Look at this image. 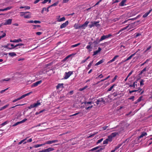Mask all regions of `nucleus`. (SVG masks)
Returning <instances> with one entry per match:
<instances>
[{
    "instance_id": "f257e3e1",
    "label": "nucleus",
    "mask_w": 152,
    "mask_h": 152,
    "mask_svg": "<svg viewBox=\"0 0 152 152\" xmlns=\"http://www.w3.org/2000/svg\"><path fill=\"white\" fill-rule=\"evenodd\" d=\"M27 13H29L28 12H20V15L21 17L23 16L25 18H29L31 17L30 14L26 15Z\"/></svg>"
},
{
    "instance_id": "f03ea898",
    "label": "nucleus",
    "mask_w": 152,
    "mask_h": 152,
    "mask_svg": "<svg viewBox=\"0 0 152 152\" xmlns=\"http://www.w3.org/2000/svg\"><path fill=\"white\" fill-rule=\"evenodd\" d=\"M99 23V21H91V24H90L88 26L90 28H91L95 26L96 27L99 26H100V24H98Z\"/></svg>"
},
{
    "instance_id": "7ed1b4c3",
    "label": "nucleus",
    "mask_w": 152,
    "mask_h": 152,
    "mask_svg": "<svg viewBox=\"0 0 152 152\" xmlns=\"http://www.w3.org/2000/svg\"><path fill=\"white\" fill-rule=\"evenodd\" d=\"M112 35L111 34H109L108 35H103L101 37V38L99 40V42L103 40H104L110 37H111Z\"/></svg>"
},
{
    "instance_id": "20e7f679",
    "label": "nucleus",
    "mask_w": 152,
    "mask_h": 152,
    "mask_svg": "<svg viewBox=\"0 0 152 152\" xmlns=\"http://www.w3.org/2000/svg\"><path fill=\"white\" fill-rule=\"evenodd\" d=\"M72 74L73 72L72 71H69L68 72H66L64 78L65 79H68Z\"/></svg>"
},
{
    "instance_id": "39448f33",
    "label": "nucleus",
    "mask_w": 152,
    "mask_h": 152,
    "mask_svg": "<svg viewBox=\"0 0 152 152\" xmlns=\"http://www.w3.org/2000/svg\"><path fill=\"white\" fill-rule=\"evenodd\" d=\"M10 45L12 46L11 48H10V50L12 49L15 48L18 46L20 45H24V44L23 43H18L15 45H14L13 44H11Z\"/></svg>"
},
{
    "instance_id": "423d86ee",
    "label": "nucleus",
    "mask_w": 152,
    "mask_h": 152,
    "mask_svg": "<svg viewBox=\"0 0 152 152\" xmlns=\"http://www.w3.org/2000/svg\"><path fill=\"white\" fill-rule=\"evenodd\" d=\"M58 142V140H54L52 141H46L45 143V145L46 144H51L52 143L57 142Z\"/></svg>"
},
{
    "instance_id": "0eeeda50",
    "label": "nucleus",
    "mask_w": 152,
    "mask_h": 152,
    "mask_svg": "<svg viewBox=\"0 0 152 152\" xmlns=\"http://www.w3.org/2000/svg\"><path fill=\"white\" fill-rule=\"evenodd\" d=\"M42 82V80H39L33 83L31 86V87H34L37 86L38 85L40 84Z\"/></svg>"
},
{
    "instance_id": "6e6552de",
    "label": "nucleus",
    "mask_w": 152,
    "mask_h": 152,
    "mask_svg": "<svg viewBox=\"0 0 152 152\" xmlns=\"http://www.w3.org/2000/svg\"><path fill=\"white\" fill-rule=\"evenodd\" d=\"M89 23V21H86L84 24L80 26V28H81L82 29H85L86 27L87 26L88 24Z\"/></svg>"
},
{
    "instance_id": "1a4fd4ad",
    "label": "nucleus",
    "mask_w": 152,
    "mask_h": 152,
    "mask_svg": "<svg viewBox=\"0 0 152 152\" xmlns=\"http://www.w3.org/2000/svg\"><path fill=\"white\" fill-rule=\"evenodd\" d=\"M89 23V21H86L84 24L80 26V28H81L82 29H85L86 27L87 26L88 24Z\"/></svg>"
},
{
    "instance_id": "9d476101",
    "label": "nucleus",
    "mask_w": 152,
    "mask_h": 152,
    "mask_svg": "<svg viewBox=\"0 0 152 152\" xmlns=\"http://www.w3.org/2000/svg\"><path fill=\"white\" fill-rule=\"evenodd\" d=\"M69 22L68 21H66L64 23L62 24L60 26V28L61 29L65 28L68 24Z\"/></svg>"
},
{
    "instance_id": "9b49d317",
    "label": "nucleus",
    "mask_w": 152,
    "mask_h": 152,
    "mask_svg": "<svg viewBox=\"0 0 152 152\" xmlns=\"http://www.w3.org/2000/svg\"><path fill=\"white\" fill-rule=\"evenodd\" d=\"M135 26V23H132L129 24L128 26H127L124 28H126V29L128 27H129V29H131L134 28Z\"/></svg>"
},
{
    "instance_id": "f8f14e48",
    "label": "nucleus",
    "mask_w": 152,
    "mask_h": 152,
    "mask_svg": "<svg viewBox=\"0 0 152 152\" xmlns=\"http://www.w3.org/2000/svg\"><path fill=\"white\" fill-rule=\"evenodd\" d=\"M12 19H9L6 20L5 22L4 23V25H10L12 23Z\"/></svg>"
},
{
    "instance_id": "ddd939ff",
    "label": "nucleus",
    "mask_w": 152,
    "mask_h": 152,
    "mask_svg": "<svg viewBox=\"0 0 152 152\" xmlns=\"http://www.w3.org/2000/svg\"><path fill=\"white\" fill-rule=\"evenodd\" d=\"M44 152H49L54 150V149L52 148H49L47 149H44Z\"/></svg>"
},
{
    "instance_id": "4468645a",
    "label": "nucleus",
    "mask_w": 152,
    "mask_h": 152,
    "mask_svg": "<svg viewBox=\"0 0 152 152\" xmlns=\"http://www.w3.org/2000/svg\"><path fill=\"white\" fill-rule=\"evenodd\" d=\"M63 83H59L58 84V85L56 86V89H58L60 88H63Z\"/></svg>"
},
{
    "instance_id": "2eb2a0df",
    "label": "nucleus",
    "mask_w": 152,
    "mask_h": 152,
    "mask_svg": "<svg viewBox=\"0 0 152 152\" xmlns=\"http://www.w3.org/2000/svg\"><path fill=\"white\" fill-rule=\"evenodd\" d=\"M58 18L57 20V21L59 22H61L62 21H64L65 20V17H63L61 18H59L60 17V16H58Z\"/></svg>"
},
{
    "instance_id": "dca6fc26",
    "label": "nucleus",
    "mask_w": 152,
    "mask_h": 152,
    "mask_svg": "<svg viewBox=\"0 0 152 152\" xmlns=\"http://www.w3.org/2000/svg\"><path fill=\"white\" fill-rule=\"evenodd\" d=\"M101 50V49L100 47H99L98 48V50L94 52L93 56H94L96 55Z\"/></svg>"
},
{
    "instance_id": "f3484780",
    "label": "nucleus",
    "mask_w": 152,
    "mask_h": 152,
    "mask_svg": "<svg viewBox=\"0 0 152 152\" xmlns=\"http://www.w3.org/2000/svg\"><path fill=\"white\" fill-rule=\"evenodd\" d=\"M32 93V92H29V93H27L26 94H24V95H22L20 97V99H21L24 98L26 96L29 95L31 94Z\"/></svg>"
},
{
    "instance_id": "a211bd4d",
    "label": "nucleus",
    "mask_w": 152,
    "mask_h": 152,
    "mask_svg": "<svg viewBox=\"0 0 152 152\" xmlns=\"http://www.w3.org/2000/svg\"><path fill=\"white\" fill-rule=\"evenodd\" d=\"M152 11V9L151 10H149L148 12H147L145 14H144V15H143V17L145 18L146 17H147V16Z\"/></svg>"
},
{
    "instance_id": "6ab92c4d",
    "label": "nucleus",
    "mask_w": 152,
    "mask_h": 152,
    "mask_svg": "<svg viewBox=\"0 0 152 152\" xmlns=\"http://www.w3.org/2000/svg\"><path fill=\"white\" fill-rule=\"evenodd\" d=\"M151 48V46L150 45L149 47L148 48L146 49L144 51V53H148V51Z\"/></svg>"
},
{
    "instance_id": "aec40b11",
    "label": "nucleus",
    "mask_w": 152,
    "mask_h": 152,
    "mask_svg": "<svg viewBox=\"0 0 152 152\" xmlns=\"http://www.w3.org/2000/svg\"><path fill=\"white\" fill-rule=\"evenodd\" d=\"M9 55L11 57L15 56H16V54L14 52H11L8 53Z\"/></svg>"
},
{
    "instance_id": "412c9836",
    "label": "nucleus",
    "mask_w": 152,
    "mask_h": 152,
    "mask_svg": "<svg viewBox=\"0 0 152 152\" xmlns=\"http://www.w3.org/2000/svg\"><path fill=\"white\" fill-rule=\"evenodd\" d=\"M126 0H123L119 4V5L121 6H123L124 5V3L126 2Z\"/></svg>"
},
{
    "instance_id": "4be33fe9",
    "label": "nucleus",
    "mask_w": 152,
    "mask_h": 152,
    "mask_svg": "<svg viewBox=\"0 0 152 152\" xmlns=\"http://www.w3.org/2000/svg\"><path fill=\"white\" fill-rule=\"evenodd\" d=\"M147 135V134L145 132H142L141 135L139 137V138H140L142 137H143L144 136H145Z\"/></svg>"
},
{
    "instance_id": "5701e85b",
    "label": "nucleus",
    "mask_w": 152,
    "mask_h": 152,
    "mask_svg": "<svg viewBox=\"0 0 152 152\" xmlns=\"http://www.w3.org/2000/svg\"><path fill=\"white\" fill-rule=\"evenodd\" d=\"M137 82L135 81L133 83V85H129V86L131 87H133V88H135V86H137Z\"/></svg>"
},
{
    "instance_id": "b1692460",
    "label": "nucleus",
    "mask_w": 152,
    "mask_h": 152,
    "mask_svg": "<svg viewBox=\"0 0 152 152\" xmlns=\"http://www.w3.org/2000/svg\"><path fill=\"white\" fill-rule=\"evenodd\" d=\"M73 55L72 54H71L67 56H66L65 58H64L63 59V61H65L66 60H67L68 58L72 56Z\"/></svg>"
},
{
    "instance_id": "393cba45",
    "label": "nucleus",
    "mask_w": 152,
    "mask_h": 152,
    "mask_svg": "<svg viewBox=\"0 0 152 152\" xmlns=\"http://www.w3.org/2000/svg\"><path fill=\"white\" fill-rule=\"evenodd\" d=\"M44 145H45V144H44V143L42 144H37V145H34V147L35 148H38L39 147L42 146Z\"/></svg>"
},
{
    "instance_id": "a878e982",
    "label": "nucleus",
    "mask_w": 152,
    "mask_h": 152,
    "mask_svg": "<svg viewBox=\"0 0 152 152\" xmlns=\"http://www.w3.org/2000/svg\"><path fill=\"white\" fill-rule=\"evenodd\" d=\"M34 107H37L38 106L41 105V103L39 102V101H37V103H35L34 104Z\"/></svg>"
},
{
    "instance_id": "bb28decb",
    "label": "nucleus",
    "mask_w": 152,
    "mask_h": 152,
    "mask_svg": "<svg viewBox=\"0 0 152 152\" xmlns=\"http://www.w3.org/2000/svg\"><path fill=\"white\" fill-rule=\"evenodd\" d=\"M103 62V61L102 60H101L99 61H98V62L96 63L95 64V66H97L98 65L101 64H102Z\"/></svg>"
},
{
    "instance_id": "cd10ccee",
    "label": "nucleus",
    "mask_w": 152,
    "mask_h": 152,
    "mask_svg": "<svg viewBox=\"0 0 152 152\" xmlns=\"http://www.w3.org/2000/svg\"><path fill=\"white\" fill-rule=\"evenodd\" d=\"M74 27L75 28V29H78L80 28V26H79L77 24L75 23L74 25Z\"/></svg>"
},
{
    "instance_id": "c85d7f7f",
    "label": "nucleus",
    "mask_w": 152,
    "mask_h": 152,
    "mask_svg": "<svg viewBox=\"0 0 152 152\" xmlns=\"http://www.w3.org/2000/svg\"><path fill=\"white\" fill-rule=\"evenodd\" d=\"M10 45V44H7V45H5L4 46H2V47H4V48H7L9 49V48H10L9 47V46Z\"/></svg>"
},
{
    "instance_id": "c756f323",
    "label": "nucleus",
    "mask_w": 152,
    "mask_h": 152,
    "mask_svg": "<svg viewBox=\"0 0 152 152\" xmlns=\"http://www.w3.org/2000/svg\"><path fill=\"white\" fill-rule=\"evenodd\" d=\"M117 134V133L115 132L112 133L110 135L112 137H115Z\"/></svg>"
},
{
    "instance_id": "7c9ffc66",
    "label": "nucleus",
    "mask_w": 152,
    "mask_h": 152,
    "mask_svg": "<svg viewBox=\"0 0 152 152\" xmlns=\"http://www.w3.org/2000/svg\"><path fill=\"white\" fill-rule=\"evenodd\" d=\"M90 58V56H88V57L87 58L85 59V60H83L82 61H81V64H83L85 62H86V61L87 60H88L89 58Z\"/></svg>"
},
{
    "instance_id": "2f4dec72",
    "label": "nucleus",
    "mask_w": 152,
    "mask_h": 152,
    "mask_svg": "<svg viewBox=\"0 0 152 152\" xmlns=\"http://www.w3.org/2000/svg\"><path fill=\"white\" fill-rule=\"evenodd\" d=\"M136 19V18H130V19H128V20H125L124 22L123 23H126L127 21L128 20H135Z\"/></svg>"
},
{
    "instance_id": "473e14b6",
    "label": "nucleus",
    "mask_w": 152,
    "mask_h": 152,
    "mask_svg": "<svg viewBox=\"0 0 152 152\" xmlns=\"http://www.w3.org/2000/svg\"><path fill=\"white\" fill-rule=\"evenodd\" d=\"M113 138V137H112L110 135L108 136V138L107 139L108 140V141L109 142H111L112 141Z\"/></svg>"
},
{
    "instance_id": "72a5a7b5",
    "label": "nucleus",
    "mask_w": 152,
    "mask_h": 152,
    "mask_svg": "<svg viewBox=\"0 0 152 152\" xmlns=\"http://www.w3.org/2000/svg\"><path fill=\"white\" fill-rule=\"evenodd\" d=\"M32 139L31 138H30L29 140H27V141H25L23 143V144H25L27 142H31L32 141Z\"/></svg>"
},
{
    "instance_id": "f704fd0d",
    "label": "nucleus",
    "mask_w": 152,
    "mask_h": 152,
    "mask_svg": "<svg viewBox=\"0 0 152 152\" xmlns=\"http://www.w3.org/2000/svg\"><path fill=\"white\" fill-rule=\"evenodd\" d=\"M93 61H91L88 65V66L87 67L88 69H89L91 67L92 65L93 64Z\"/></svg>"
},
{
    "instance_id": "c9c22d12",
    "label": "nucleus",
    "mask_w": 152,
    "mask_h": 152,
    "mask_svg": "<svg viewBox=\"0 0 152 152\" xmlns=\"http://www.w3.org/2000/svg\"><path fill=\"white\" fill-rule=\"evenodd\" d=\"M58 4V2L57 1L55 3H54V4H53L52 5H51L50 6V7H53V6H57Z\"/></svg>"
},
{
    "instance_id": "e433bc0d",
    "label": "nucleus",
    "mask_w": 152,
    "mask_h": 152,
    "mask_svg": "<svg viewBox=\"0 0 152 152\" xmlns=\"http://www.w3.org/2000/svg\"><path fill=\"white\" fill-rule=\"evenodd\" d=\"M126 29V28H123L122 29L120 30L117 33H115V35H117L118 34H119V33L121 32V31H123L124 30H125V29Z\"/></svg>"
},
{
    "instance_id": "4c0bfd02",
    "label": "nucleus",
    "mask_w": 152,
    "mask_h": 152,
    "mask_svg": "<svg viewBox=\"0 0 152 152\" xmlns=\"http://www.w3.org/2000/svg\"><path fill=\"white\" fill-rule=\"evenodd\" d=\"M80 43H79L77 44L72 45L71 47L72 48H74L75 47H76L78 46V45H80Z\"/></svg>"
},
{
    "instance_id": "58836bf2",
    "label": "nucleus",
    "mask_w": 152,
    "mask_h": 152,
    "mask_svg": "<svg viewBox=\"0 0 152 152\" xmlns=\"http://www.w3.org/2000/svg\"><path fill=\"white\" fill-rule=\"evenodd\" d=\"M146 71V68L145 67L144 68L142 71H141L139 73V75H141L143 72Z\"/></svg>"
},
{
    "instance_id": "ea45409f",
    "label": "nucleus",
    "mask_w": 152,
    "mask_h": 152,
    "mask_svg": "<svg viewBox=\"0 0 152 152\" xmlns=\"http://www.w3.org/2000/svg\"><path fill=\"white\" fill-rule=\"evenodd\" d=\"M102 101L103 102L104 101L103 99H102L101 100H100L99 99H97L96 102V104L98 105L99 104V102Z\"/></svg>"
},
{
    "instance_id": "a19ab883",
    "label": "nucleus",
    "mask_w": 152,
    "mask_h": 152,
    "mask_svg": "<svg viewBox=\"0 0 152 152\" xmlns=\"http://www.w3.org/2000/svg\"><path fill=\"white\" fill-rule=\"evenodd\" d=\"M22 40L20 39L14 40V42H22Z\"/></svg>"
},
{
    "instance_id": "79ce46f5",
    "label": "nucleus",
    "mask_w": 152,
    "mask_h": 152,
    "mask_svg": "<svg viewBox=\"0 0 152 152\" xmlns=\"http://www.w3.org/2000/svg\"><path fill=\"white\" fill-rule=\"evenodd\" d=\"M35 107L34 104H31L28 107V108L29 109Z\"/></svg>"
},
{
    "instance_id": "37998d69",
    "label": "nucleus",
    "mask_w": 152,
    "mask_h": 152,
    "mask_svg": "<svg viewBox=\"0 0 152 152\" xmlns=\"http://www.w3.org/2000/svg\"><path fill=\"white\" fill-rule=\"evenodd\" d=\"M117 77H118V76L117 75H115V76L114 77V78L112 80L111 83H112L114 82L115 81V80H116Z\"/></svg>"
},
{
    "instance_id": "c03bdc74",
    "label": "nucleus",
    "mask_w": 152,
    "mask_h": 152,
    "mask_svg": "<svg viewBox=\"0 0 152 152\" xmlns=\"http://www.w3.org/2000/svg\"><path fill=\"white\" fill-rule=\"evenodd\" d=\"M24 45H20L19 46H18L16 48H15V49H18V48H24Z\"/></svg>"
},
{
    "instance_id": "a18cd8bd",
    "label": "nucleus",
    "mask_w": 152,
    "mask_h": 152,
    "mask_svg": "<svg viewBox=\"0 0 152 152\" xmlns=\"http://www.w3.org/2000/svg\"><path fill=\"white\" fill-rule=\"evenodd\" d=\"M137 91H138L139 92H140V91H139V90H134L132 91H129V93L130 94H131L134 92H137Z\"/></svg>"
},
{
    "instance_id": "49530a36",
    "label": "nucleus",
    "mask_w": 152,
    "mask_h": 152,
    "mask_svg": "<svg viewBox=\"0 0 152 152\" xmlns=\"http://www.w3.org/2000/svg\"><path fill=\"white\" fill-rule=\"evenodd\" d=\"M26 139L27 138H26L24 139H23V140H21L20 142H19V143H18V144L20 145V144H21V143H22L23 142V143L24 142H25V141L26 140Z\"/></svg>"
},
{
    "instance_id": "de8ad7c7",
    "label": "nucleus",
    "mask_w": 152,
    "mask_h": 152,
    "mask_svg": "<svg viewBox=\"0 0 152 152\" xmlns=\"http://www.w3.org/2000/svg\"><path fill=\"white\" fill-rule=\"evenodd\" d=\"M108 142H109V141H108V140L106 139L105 140H104L103 141V144H107L108 143Z\"/></svg>"
},
{
    "instance_id": "09e8293b",
    "label": "nucleus",
    "mask_w": 152,
    "mask_h": 152,
    "mask_svg": "<svg viewBox=\"0 0 152 152\" xmlns=\"http://www.w3.org/2000/svg\"><path fill=\"white\" fill-rule=\"evenodd\" d=\"M44 111H45V110H42L41 111H40L39 112H37L35 113V115H38L40 113H42Z\"/></svg>"
},
{
    "instance_id": "8fccbe9b",
    "label": "nucleus",
    "mask_w": 152,
    "mask_h": 152,
    "mask_svg": "<svg viewBox=\"0 0 152 152\" xmlns=\"http://www.w3.org/2000/svg\"><path fill=\"white\" fill-rule=\"evenodd\" d=\"M21 124V122L20 121H19V122H17L15 124H14L13 125V126H17V125H18V124Z\"/></svg>"
},
{
    "instance_id": "3c124183",
    "label": "nucleus",
    "mask_w": 152,
    "mask_h": 152,
    "mask_svg": "<svg viewBox=\"0 0 152 152\" xmlns=\"http://www.w3.org/2000/svg\"><path fill=\"white\" fill-rule=\"evenodd\" d=\"M12 8V7H7L6 8H4V10L5 11H6V10H10V9H11Z\"/></svg>"
},
{
    "instance_id": "603ef678",
    "label": "nucleus",
    "mask_w": 152,
    "mask_h": 152,
    "mask_svg": "<svg viewBox=\"0 0 152 152\" xmlns=\"http://www.w3.org/2000/svg\"><path fill=\"white\" fill-rule=\"evenodd\" d=\"M97 132H96V133L93 134H92L91 135L89 136L88 137V138H90L92 137H93L95 135V134H97Z\"/></svg>"
},
{
    "instance_id": "864d4df0",
    "label": "nucleus",
    "mask_w": 152,
    "mask_h": 152,
    "mask_svg": "<svg viewBox=\"0 0 152 152\" xmlns=\"http://www.w3.org/2000/svg\"><path fill=\"white\" fill-rule=\"evenodd\" d=\"M9 106V104H7L4 106L3 107H2V109L3 110H4L5 109H6V108H7V107H8V106Z\"/></svg>"
},
{
    "instance_id": "5fc2aeb1",
    "label": "nucleus",
    "mask_w": 152,
    "mask_h": 152,
    "mask_svg": "<svg viewBox=\"0 0 152 152\" xmlns=\"http://www.w3.org/2000/svg\"><path fill=\"white\" fill-rule=\"evenodd\" d=\"M103 140V138L99 140H98L96 143L97 144H98L100 143Z\"/></svg>"
},
{
    "instance_id": "6e6d98bb",
    "label": "nucleus",
    "mask_w": 152,
    "mask_h": 152,
    "mask_svg": "<svg viewBox=\"0 0 152 152\" xmlns=\"http://www.w3.org/2000/svg\"><path fill=\"white\" fill-rule=\"evenodd\" d=\"M33 26L34 27V29H35L36 27H40V25H33Z\"/></svg>"
},
{
    "instance_id": "4d7b16f0",
    "label": "nucleus",
    "mask_w": 152,
    "mask_h": 152,
    "mask_svg": "<svg viewBox=\"0 0 152 152\" xmlns=\"http://www.w3.org/2000/svg\"><path fill=\"white\" fill-rule=\"evenodd\" d=\"M110 77V76H109L108 77H106L105 78L102 79L101 80V82H103L104 81V80L107 79Z\"/></svg>"
},
{
    "instance_id": "13d9d810",
    "label": "nucleus",
    "mask_w": 152,
    "mask_h": 152,
    "mask_svg": "<svg viewBox=\"0 0 152 152\" xmlns=\"http://www.w3.org/2000/svg\"><path fill=\"white\" fill-rule=\"evenodd\" d=\"M24 8H25V10H29L30 9V7L29 6H24Z\"/></svg>"
},
{
    "instance_id": "bf43d9fd",
    "label": "nucleus",
    "mask_w": 152,
    "mask_h": 152,
    "mask_svg": "<svg viewBox=\"0 0 152 152\" xmlns=\"http://www.w3.org/2000/svg\"><path fill=\"white\" fill-rule=\"evenodd\" d=\"M132 56L131 55L125 61H127L130 59L132 58Z\"/></svg>"
},
{
    "instance_id": "052dcab7",
    "label": "nucleus",
    "mask_w": 152,
    "mask_h": 152,
    "mask_svg": "<svg viewBox=\"0 0 152 152\" xmlns=\"http://www.w3.org/2000/svg\"><path fill=\"white\" fill-rule=\"evenodd\" d=\"M41 23V22L39 20H34V23Z\"/></svg>"
},
{
    "instance_id": "680f3d73",
    "label": "nucleus",
    "mask_w": 152,
    "mask_h": 152,
    "mask_svg": "<svg viewBox=\"0 0 152 152\" xmlns=\"http://www.w3.org/2000/svg\"><path fill=\"white\" fill-rule=\"evenodd\" d=\"M20 98L19 97V98H18L17 99H15L14 100H13L12 102H15L17 101L20 100Z\"/></svg>"
},
{
    "instance_id": "e2e57ef3",
    "label": "nucleus",
    "mask_w": 152,
    "mask_h": 152,
    "mask_svg": "<svg viewBox=\"0 0 152 152\" xmlns=\"http://www.w3.org/2000/svg\"><path fill=\"white\" fill-rule=\"evenodd\" d=\"M99 147L97 146V147H96L95 148H94L92 149L91 150V151H94V150H97V149H98L99 148Z\"/></svg>"
},
{
    "instance_id": "0e129e2a",
    "label": "nucleus",
    "mask_w": 152,
    "mask_h": 152,
    "mask_svg": "<svg viewBox=\"0 0 152 152\" xmlns=\"http://www.w3.org/2000/svg\"><path fill=\"white\" fill-rule=\"evenodd\" d=\"M8 88H7L6 89H4V90H3L1 91H0V93H1V94H2L4 92L6 91L8 89Z\"/></svg>"
},
{
    "instance_id": "69168bd1",
    "label": "nucleus",
    "mask_w": 152,
    "mask_h": 152,
    "mask_svg": "<svg viewBox=\"0 0 152 152\" xmlns=\"http://www.w3.org/2000/svg\"><path fill=\"white\" fill-rule=\"evenodd\" d=\"M42 34L41 32H37L36 33V34L38 35H40Z\"/></svg>"
},
{
    "instance_id": "338daca9",
    "label": "nucleus",
    "mask_w": 152,
    "mask_h": 152,
    "mask_svg": "<svg viewBox=\"0 0 152 152\" xmlns=\"http://www.w3.org/2000/svg\"><path fill=\"white\" fill-rule=\"evenodd\" d=\"M115 61V60L113 58L108 62V63H110Z\"/></svg>"
},
{
    "instance_id": "774afa93",
    "label": "nucleus",
    "mask_w": 152,
    "mask_h": 152,
    "mask_svg": "<svg viewBox=\"0 0 152 152\" xmlns=\"http://www.w3.org/2000/svg\"><path fill=\"white\" fill-rule=\"evenodd\" d=\"M69 0H63L62 3H67Z\"/></svg>"
}]
</instances>
